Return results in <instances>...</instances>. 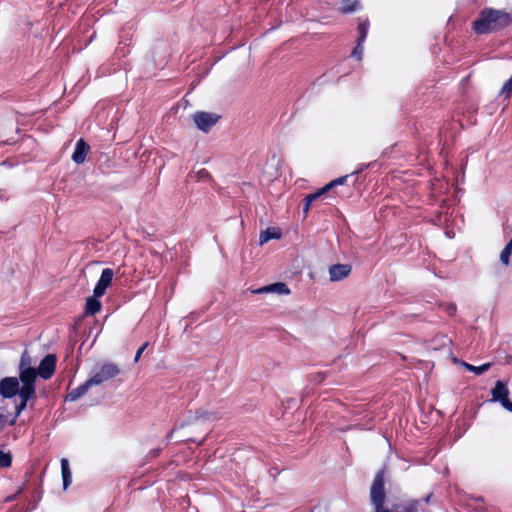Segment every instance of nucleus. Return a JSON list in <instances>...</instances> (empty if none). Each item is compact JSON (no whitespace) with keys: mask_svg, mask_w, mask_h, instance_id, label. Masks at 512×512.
Masks as SVG:
<instances>
[{"mask_svg":"<svg viewBox=\"0 0 512 512\" xmlns=\"http://www.w3.org/2000/svg\"><path fill=\"white\" fill-rule=\"evenodd\" d=\"M99 297L90 296L86 299L85 311L87 314L95 315L97 312L101 310V302L98 300Z\"/></svg>","mask_w":512,"mask_h":512,"instance_id":"17","label":"nucleus"},{"mask_svg":"<svg viewBox=\"0 0 512 512\" xmlns=\"http://www.w3.org/2000/svg\"><path fill=\"white\" fill-rule=\"evenodd\" d=\"M457 307L455 304L450 303L445 305V311L450 315L453 316L456 313Z\"/></svg>","mask_w":512,"mask_h":512,"instance_id":"33","label":"nucleus"},{"mask_svg":"<svg viewBox=\"0 0 512 512\" xmlns=\"http://www.w3.org/2000/svg\"><path fill=\"white\" fill-rule=\"evenodd\" d=\"M35 394L33 393H30L28 395H25L22 391H20V399H21V402L19 404H17L15 406V414L14 416L10 419L9 421V425H14L16 423V420L18 418V416L20 415V413L26 408L27 406V402L34 396Z\"/></svg>","mask_w":512,"mask_h":512,"instance_id":"14","label":"nucleus"},{"mask_svg":"<svg viewBox=\"0 0 512 512\" xmlns=\"http://www.w3.org/2000/svg\"><path fill=\"white\" fill-rule=\"evenodd\" d=\"M22 490H23V488L21 487L15 494L7 496L5 498V502H12V501H14L17 498V496L22 492Z\"/></svg>","mask_w":512,"mask_h":512,"instance_id":"35","label":"nucleus"},{"mask_svg":"<svg viewBox=\"0 0 512 512\" xmlns=\"http://www.w3.org/2000/svg\"><path fill=\"white\" fill-rule=\"evenodd\" d=\"M325 192L322 188H320L315 193H311L305 196L304 198V205H303V213L304 215H307L312 203L316 201L318 198H320L322 195H324Z\"/></svg>","mask_w":512,"mask_h":512,"instance_id":"20","label":"nucleus"},{"mask_svg":"<svg viewBox=\"0 0 512 512\" xmlns=\"http://www.w3.org/2000/svg\"><path fill=\"white\" fill-rule=\"evenodd\" d=\"M119 373L120 369L116 364L105 363L89 378V383H91L93 386H97L111 378L116 377Z\"/></svg>","mask_w":512,"mask_h":512,"instance_id":"3","label":"nucleus"},{"mask_svg":"<svg viewBox=\"0 0 512 512\" xmlns=\"http://www.w3.org/2000/svg\"><path fill=\"white\" fill-rule=\"evenodd\" d=\"M199 173L202 177L208 175V172L205 169H202Z\"/></svg>","mask_w":512,"mask_h":512,"instance_id":"40","label":"nucleus"},{"mask_svg":"<svg viewBox=\"0 0 512 512\" xmlns=\"http://www.w3.org/2000/svg\"><path fill=\"white\" fill-rule=\"evenodd\" d=\"M173 433H174V430H171V431L166 435V438H165V440H166V444H168V443H169V441L172 439V437H173Z\"/></svg>","mask_w":512,"mask_h":512,"instance_id":"38","label":"nucleus"},{"mask_svg":"<svg viewBox=\"0 0 512 512\" xmlns=\"http://www.w3.org/2000/svg\"><path fill=\"white\" fill-rule=\"evenodd\" d=\"M281 235L282 234H281V231L279 228L268 227L266 230L261 232V234L259 236V243H260V245H263L272 239L281 238Z\"/></svg>","mask_w":512,"mask_h":512,"instance_id":"15","label":"nucleus"},{"mask_svg":"<svg viewBox=\"0 0 512 512\" xmlns=\"http://www.w3.org/2000/svg\"><path fill=\"white\" fill-rule=\"evenodd\" d=\"M212 416V413H207V412H198L196 411L194 416H193V419L194 420H198V419H210Z\"/></svg>","mask_w":512,"mask_h":512,"instance_id":"32","label":"nucleus"},{"mask_svg":"<svg viewBox=\"0 0 512 512\" xmlns=\"http://www.w3.org/2000/svg\"><path fill=\"white\" fill-rule=\"evenodd\" d=\"M491 394L492 401L499 402L504 409L512 412V402L508 398L509 390L503 381H496L494 388L491 390Z\"/></svg>","mask_w":512,"mask_h":512,"instance_id":"4","label":"nucleus"},{"mask_svg":"<svg viewBox=\"0 0 512 512\" xmlns=\"http://www.w3.org/2000/svg\"><path fill=\"white\" fill-rule=\"evenodd\" d=\"M375 512H390V511L388 509H384V510L375 511Z\"/></svg>","mask_w":512,"mask_h":512,"instance_id":"45","label":"nucleus"},{"mask_svg":"<svg viewBox=\"0 0 512 512\" xmlns=\"http://www.w3.org/2000/svg\"><path fill=\"white\" fill-rule=\"evenodd\" d=\"M358 6V1L346 0L341 8V11L343 13H352L357 10Z\"/></svg>","mask_w":512,"mask_h":512,"instance_id":"28","label":"nucleus"},{"mask_svg":"<svg viewBox=\"0 0 512 512\" xmlns=\"http://www.w3.org/2000/svg\"><path fill=\"white\" fill-rule=\"evenodd\" d=\"M61 473L63 488L66 490L72 482V473L69 467V462L66 458L61 459Z\"/></svg>","mask_w":512,"mask_h":512,"instance_id":"16","label":"nucleus"},{"mask_svg":"<svg viewBox=\"0 0 512 512\" xmlns=\"http://www.w3.org/2000/svg\"><path fill=\"white\" fill-rule=\"evenodd\" d=\"M460 364L465 367L468 371L475 373L476 375H482L489 370L491 363H484L480 366L471 365L465 361H461Z\"/></svg>","mask_w":512,"mask_h":512,"instance_id":"21","label":"nucleus"},{"mask_svg":"<svg viewBox=\"0 0 512 512\" xmlns=\"http://www.w3.org/2000/svg\"><path fill=\"white\" fill-rule=\"evenodd\" d=\"M57 358L54 354H47L40 362L36 370L38 375L44 379H50L55 372Z\"/></svg>","mask_w":512,"mask_h":512,"instance_id":"8","label":"nucleus"},{"mask_svg":"<svg viewBox=\"0 0 512 512\" xmlns=\"http://www.w3.org/2000/svg\"><path fill=\"white\" fill-rule=\"evenodd\" d=\"M90 150L88 143L80 138L75 145L74 152L72 154V160L76 164H82L86 160V156Z\"/></svg>","mask_w":512,"mask_h":512,"instance_id":"11","label":"nucleus"},{"mask_svg":"<svg viewBox=\"0 0 512 512\" xmlns=\"http://www.w3.org/2000/svg\"><path fill=\"white\" fill-rule=\"evenodd\" d=\"M351 273V266L348 264H334L329 267L331 281H340Z\"/></svg>","mask_w":512,"mask_h":512,"instance_id":"12","label":"nucleus"},{"mask_svg":"<svg viewBox=\"0 0 512 512\" xmlns=\"http://www.w3.org/2000/svg\"><path fill=\"white\" fill-rule=\"evenodd\" d=\"M114 277V271L111 268H105L102 270L99 280L97 281L93 293L95 297H102L107 288L111 285Z\"/></svg>","mask_w":512,"mask_h":512,"instance_id":"9","label":"nucleus"},{"mask_svg":"<svg viewBox=\"0 0 512 512\" xmlns=\"http://www.w3.org/2000/svg\"><path fill=\"white\" fill-rule=\"evenodd\" d=\"M160 450H161L160 448L153 449V450L150 451L149 454L151 455V457H156V456L159 455Z\"/></svg>","mask_w":512,"mask_h":512,"instance_id":"37","label":"nucleus"},{"mask_svg":"<svg viewBox=\"0 0 512 512\" xmlns=\"http://www.w3.org/2000/svg\"><path fill=\"white\" fill-rule=\"evenodd\" d=\"M384 470L376 473L370 489V499L375 511L384 510L385 489H384Z\"/></svg>","mask_w":512,"mask_h":512,"instance_id":"2","label":"nucleus"},{"mask_svg":"<svg viewBox=\"0 0 512 512\" xmlns=\"http://www.w3.org/2000/svg\"><path fill=\"white\" fill-rule=\"evenodd\" d=\"M9 416L3 413H0V430L6 425L9 424Z\"/></svg>","mask_w":512,"mask_h":512,"instance_id":"34","label":"nucleus"},{"mask_svg":"<svg viewBox=\"0 0 512 512\" xmlns=\"http://www.w3.org/2000/svg\"><path fill=\"white\" fill-rule=\"evenodd\" d=\"M432 496L433 493H430L423 499L409 501L398 507L397 512H427L425 506L428 504Z\"/></svg>","mask_w":512,"mask_h":512,"instance_id":"10","label":"nucleus"},{"mask_svg":"<svg viewBox=\"0 0 512 512\" xmlns=\"http://www.w3.org/2000/svg\"><path fill=\"white\" fill-rule=\"evenodd\" d=\"M272 476H275V474H279V471H277L276 469L273 470V473L271 472Z\"/></svg>","mask_w":512,"mask_h":512,"instance_id":"43","label":"nucleus"},{"mask_svg":"<svg viewBox=\"0 0 512 512\" xmlns=\"http://www.w3.org/2000/svg\"><path fill=\"white\" fill-rule=\"evenodd\" d=\"M270 293L287 295L290 293V289L288 288V286L285 283L276 282V283L270 284Z\"/></svg>","mask_w":512,"mask_h":512,"instance_id":"24","label":"nucleus"},{"mask_svg":"<svg viewBox=\"0 0 512 512\" xmlns=\"http://www.w3.org/2000/svg\"><path fill=\"white\" fill-rule=\"evenodd\" d=\"M254 293H257V294H261V293H270V285H267V286H263L255 291H253Z\"/></svg>","mask_w":512,"mask_h":512,"instance_id":"36","label":"nucleus"},{"mask_svg":"<svg viewBox=\"0 0 512 512\" xmlns=\"http://www.w3.org/2000/svg\"><path fill=\"white\" fill-rule=\"evenodd\" d=\"M349 175H345V176H341L337 179H334L332 181H330L328 184H326L324 187H322V189L324 190L325 193H327L328 191H330L332 188L338 186V185H343L346 183L347 179H348Z\"/></svg>","mask_w":512,"mask_h":512,"instance_id":"26","label":"nucleus"},{"mask_svg":"<svg viewBox=\"0 0 512 512\" xmlns=\"http://www.w3.org/2000/svg\"><path fill=\"white\" fill-rule=\"evenodd\" d=\"M12 464V455L10 452L0 450V468H8Z\"/></svg>","mask_w":512,"mask_h":512,"instance_id":"27","label":"nucleus"},{"mask_svg":"<svg viewBox=\"0 0 512 512\" xmlns=\"http://www.w3.org/2000/svg\"><path fill=\"white\" fill-rule=\"evenodd\" d=\"M19 380L16 377H5L0 380V395L5 399H11L20 395Z\"/></svg>","mask_w":512,"mask_h":512,"instance_id":"7","label":"nucleus"},{"mask_svg":"<svg viewBox=\"0 0 512 512\" xmlns=\"http://www.w3.org/2000/svg\"><path fill=\"white\" fill-rule=\"evenodd\" d=\"M512 23V16L505 10L486 7L472 22V30L478 35L499 32Z\"/></svg>","mask_w":512,"mask_h":512,"instance_id":"1","label":"nucleus"},{"mask_svg":"<svg viewBox=\"0 0 512 512\" xmlns=\"http://www.w3.org/2000/svg\"><path fill=\"white\" fill-rule=\"evenodd\" d=\"M363 44H364V42H360L359 40H357V44L351 53V56L356 58L357 60L362 59L363 51H364Z\"/></svg>","mask_w":512,"mask_h":512,"instance_id":"29","label":"nucleus"},{"mask_svg":"<svg viewBox=\"0 0 512 512\" xmlns=\"http://www.w3.org/2000/svg\"><path fill=\"white\" fill-rule=\"evenodd\" d=\"M451 339L446 335H437L430 342V348L439 350L443 348H449Z\"/></svg>","mask_w":512,"mask_h":512,"instance_id":"19","label":"nucleus"},{"mask_svg":"<svg viewBox=\"0 0 512 512\" xmlns=\"http://www.w3.org/2000/svg\"><path fill=\"white\" fill-rule=\"evenodd\" d=\"M190 423H191L190 421H188V422H182V423H180L176 428H182V427H184L185 425H188V424H190Z\"/></svg>","mask_w":512,"mask_h":512,"instance_id":"39","label":"nucleus"},{"mask_svg":"<svg viewBox=\"0 0 512 512\" xmlns=\"http://www.w3.org/2000/svg\"><path fill=\"white\" fill-rule=\"evenodd\" d=\"M272 476H275V474H279V471H277L276 469L273 470V473L271 472Z\"/></svg>","mask_w":512,"mask_h":512,"instance_id":"44","label":"nucleus"},{"mask_svg":"<svg viewBox=\"0 0 512 512\" xmlns=\"http://www.w3.org/2000/svg\"><path fill=\"white\" fill-rule=\"evenodd\" d=\"M219 118H220L219 115H217L215 113L204 112V111L196 112L193 115V121H194L196 127L199 130L206 132V133L211 130V128L217 123Z\"/></svg>","mask_w":512,"mask_h":512,"instance_id":"5","label":"nucleus"},{"mask_svg":"<svg viewBox=\"0 0 512 512\" xmlns=\"http://www.w3.org/2000/svg\"><path fill=\"white\" fill-rule=\"evenodd\" d=\"M512 95V76L503 84L499 91V96L505 100L509 99Z\"/></svg>","mask_w":512,"mask_h":512,"instance_id":"25","label":"nucleus"},{"mask_svg":"<svg viewBox=\"0 0 512 512\" xmlns=\"http://www.w3.org/2000/svg\"><path fill=\"white\" fill-rule=\"evenodd\" d=\"M369 25L370 23L368 19H365L358 24L357 31L359 36L357 40L360 42H365L369 30Z\"/></svg>","mask_w":512,"mask_h":512,"instance_id":"23","label":"nucleus"},{"mask_svg":"<svg viewBox=\"0 0 512 512\" xmlns=\"http://www.w3.org/2000/svg\"><path fill=\"white\" fill-rule=\"evenodd\" d=\"M272 476H275V474H279V471H277L276 469L273 470V473L271 472Z\"/></svg>","mask_w":512,"mask_h":512,"instance_id":"42","label":"nucleus"},{"mask_svg":"<svg viewBox=\"0 0 512 512\" xmlns=\"http://www.w3.org/2000/svg\"><path fill=\"white\" fill-rule=\"evenodd\" d=\"M512 254V238L508 241V243L503 248L501 254H500V262L508 266L510 263V256Z\"/></svg>","mask_w":512,"mask_h":512,"instance_id":"22","label":"nucleus"},{"mask_svg":"<svg viewBox=\"0 0 512 512\" xmlns=\"http://www.w3.org/2000/svg\"><path fill=\"white\" fill-rule=\"evenodd\" d=\"M38 373L34 368H25L23 370H19V379L22 382V387L20 391H22L25 395L30 393L35 394V380Z\"/></svg>","mask_w":512,"mask_h":512,"instance_id":"6","label":"nucleus"},{"mask_svg":"<svg viewBox=\"0 0 512 512\" xmlns=\"http://www.w3.org/2000/svg\"><path fill=\"white\" fill-rule=\"evenodd\" d=\"M30 365H31V358L28 355V353L25 351L20 358L19 370H23L25 368H32Z\"/></svg>","mask_w":512,"mask_h":512,"instance_id":"30","label":"nucleus"},{"mask_svg":"<svg viewBox=\"0 0 512 512\" xmlns=\"http://www.w3.org/2000/svg\"><path fill=\"white\" fill-rule=\"evenodd\" d=\"M149 343L148 342H145L143 343L139 348L138 350L136 351V354H135V357H134V362H138L141 355L143 354V352L146 350V348L148 347Z\"/></svg>","mask_w":512,"mask_h":512,"instance_id":"31","label":"nucleus"},{"mask_svg":"<svg viewBox=\"0 0 512 512\" xmlns=\"http://www.w3.org/2000/svg\"><path fill=\"white\" fill-rule=\"evenodd\" d=\"M93 385L89 383V379H87L83 384L79 385L75 389H73L71 392H69L65 398V401L74 402L83 397L89 388H91Z\"/></svg>","mask_w":512,"mask_h":512,"instance_id":"13","label":"nucleus"},{"mask_svg":"<svg viewBox=\"0 0 512 512\" xmlns=\"http://www.w3.org/2000/svg\"><path fill=\"white\" fill-rule=\"evenodd\" d=\"M365 167H366V166H364V165H363L362 167H360V169L356 170V171L354 172V174H358V173H359V172H361Z\"/></svg>","mask_w":512,"mask_h":512,"instance_id":"41","label":"nucleus"},{"mask_svg":"<svg viewBox=\"0 0 512 512\" xmlns=\"http://www.w3.org/2000/svg\"><path fill=\"white\" fill-rule=\"evenodd\" d=\"M459 502L464 503L475 510H480L482 507L480 506L479 503L483 502V498L459 493Z\"/></svg>","mask_w":512,"mask_h":512,"instance_id":"18","label":"nucleus"}]
</instances>
